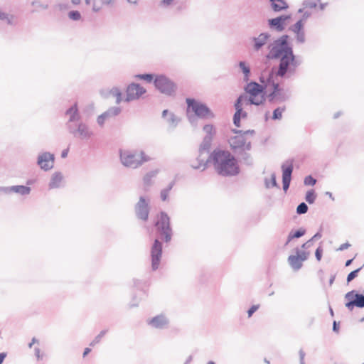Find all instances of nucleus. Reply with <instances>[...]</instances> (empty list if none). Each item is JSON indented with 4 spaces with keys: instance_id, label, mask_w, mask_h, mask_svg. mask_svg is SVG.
<instances>
[{
    "instance_id": "obj_1",
    "label": "nucleus",
    "mask_w": 364,
    "mask_h": 364,
    "mask_svg": "<svg viewBox=\"0 0 364 364\" xmlns=\"http://www.w3.org/2000/svg\"><path fill=\"white\" fill-rule=\"evenodd\" d=\"M268 50L269 52L265 55L266 59L279 60L277 66L268 70L274 77L287 80L296 75L302 60L294 54L289 35L284 34L274 40L268 46Z\"/></svg>"
},
{
    "instance_id": "obj_2",
    "label": "nucleus",
    "mask_w": 364,
    "mask_h": 364,
    "mask_svg": "<svg viewBox=\"0 0 364 364\" xmlns=\"http://www.w3.org/2000/svg\"><path fill=\"white\" fill-rule=\"evenodd\" d=\"M156 231V238L150 248L151 267L152 271H156L161 264L164 243L168 244L173 236L171 218L164 210L160 211L154 222Z\"/></svg>"
},
{
    "instance_id": "obj_3",
    "label": "nucleus",
    "mask_w": 364,
    "mask_h": 364,
    "mask_svg": "<svg viewBox=\"0 0 364 364\" xmlns=\"http://www.w3.org/2000/svg\"><path fill=\"white\" fill-rule=\"evenodd\" d=\"M217 173L222 176H235L240 173L238 159L227 150L215 149L209 155Z\"/></svg>"
},
{
    "instance_id": "obj_4",
    "label": "nucleus",
    "mask_w": 364,
    "mask_h": 364,
    "mask_svg": "<svg viewBox=\"0 0 364 364\" xmlns=\"http://www.w3.org/2000/svg\"><path fill=\"white\" fill-rule=\"evenodd\" d=\"M228 140V144L234 156L240 163L246 166L253 165V159L249 151L252 149V142L242 134H234Z\"/></svg>"
},
{
    "instance_id": "obj_5",
    "label": "nucleus",
    "mask_w": 364,
    "mask_h": 364,
    "mask_svg": "<svg viewBox=\"0 0 364 364\" xmlns=\"http://www.w3.org/2000/svg\"><path fill=\"white\" fill-rule=\"evenodd\" d=\"M187 105V115L191 124L196 122V118L207 120L214 119L215 114L211 109L204 102L195 98L188 97L186 99Z\"/></svg>"
},
{
    "instance_id": "obj_6",
    "label": "nucleus",
    "mask_w": 364,
    "mask_h": 364,
    "mask_svg": "<svg viewBox=\"0 0 364 364\" xmlns=\"http://www.w3.org/2000/svg\"><path fill=\"white\" fill-rule=\"evenodd\" d=\"M119 159L122 164L130 168H137L144 163L151 161V157L143 150H119Z\"/></svg>"
},
{
    "instance_id": "obj_7",
    "label": "nucleus",
    "mask_w": 364,
    "mask_h": 364,
    "mask_svg": "<svg viewBox=\"0 0 364 364\" xmlns=\"http://www.w3.org/2000/svg\"><path fill=\"white\" fill-rule=\"evenodd\" d=\"M279 78V77H274L272 74V77H269V80L267 79L268 82L270 83L268 96L269 104L275 105L285 102L290 98V94L280 85Z\"/></svg>"
},
{
    "instance_id": "obj_8",
    "label": "nucleus",
    "mask_w": 364,
    "mask_h": 364,
    "mask_svg": "<svg viewBox=\"0 0 364 364\" xmlns=\"http://www.w3.org/2000/svg\"><path fill=\"white\" fill-rule=\"evenodd\" d=\"M154 85L161 94L168 97L175 96L178 90L176 83L163 74L156 75Z\"/></svg>"
},
{
    "instance_id": "obj_9",
    "label": "nucleus",
    "mask_w": 364,
    "mask_h": 364,
    "mask_svg": "<svg viewBox=\"0 0 364 364\" xmlns=\"http://www.w3.org/2000/svg\"><path fill=\"white\" fill-rule=\"evenodd\" d=\"M134 214L137 220L146 223L149 220L151 207L149 198L141 196L134 207Z\"/></svg>"
},
{
    "instance_id": "obj_10",
    "label": "nucleus",
    "mask_w": 364,
    "mask_h": 364,
    "mask_svg": "<svg viewBox=\"0 0 364 364\" xmlns=\"http://www.w3.org/2000/svg\"><path fill=\"white\" fill-rule=\"evenodd\" d=\"M66 129L73 137L79 138L82 140H87L94 135L89 126L82 121L69 126Z\"/></svg>"
},
{
    "instance_id": "obj_11",
    "label": "nucleus",
    "mask_w": 364,
    "mask_h": 364,
    "mask_svg": "<svg viewBox=\"0 0 364 364\" xmlns=\"http://www.w3.org/2000/svg\"><path fill=\"white\" fill-rule=\"evenodd\" d=\"M345 299L347 301L345 304V306L350 311H352L355 307L359 309L364 308V294L355 289L347 292L345 294Z\"/></svg>"
},
{
    "instance_id": "obj_12",
    "label": "nucleus",
    "mask_w": 364,
    "mask_h": 364,
    "mask_svg": "<svg viewBox=\"0 0 364 364\" xmlns=\"http://www.w3.org/2000/svg\"><path fill=\"white\" fill-rule=\"evenodd\" d=\"M247 99V97L242 94L235 100L234 107L235 112L233 114L232 121L236 127H241V119L247 117V113L243 109V101Z\"/></svg>"
},
{
    "instance_id": "obj_13",
    "label": "nucleus",
    "mask_w": 364,
    "mask_h": 364,
    "mask_svg": "<svg viewBox=\"0 0 364 364\" xmlns=\"http://www.w3.org/2000/svg\"><path fill=\"white\" fill-rule=\"evenodd\" d=\"M291 18V14H282L277 17L269 18L267 20L268 27L272 31L278 33L283 32Z\"/></svg>"
},
{
    "instance_id": "obj_14",
    "label": "nucleus",
    "mask_w": 364,
    "mask_h": 364,
    "mask_svg": "<svg viewBox=\"0 0 364 364\" xmlns=\"http://www.w3.org/2000/svg\"><path fill=\"white\" fill-rule=\"evenodd\" d=\"M282 172V188L287 193L289 188L291 175L294 171V159H288L285 161L281 166Z\"/></svg>"
},
{
    "instance_id": "obj_15",
    "label": "nucleus",
    "mask_w": 364,
    "mask_h": 364,
    "mask_svg": "<svg viewBox=\"0 0 364 364\" xmlns=\"http://www.w3.org/2000/svg\"><path fill=\"white\" fill-rule=\"evenodd\" d=\"M146 92V90L139 83L132 82L126 88V97L124 100L126 102H130L139 99Z\"/></svg>"
},
{
    "instance_id": "obj_16",
    "label": "nucleus",
    "mask_w": 364,
    "mask_h": 364,
    "mask_svg": "<svg viewBox=\"0 0 364 364\" xmlns=\"http://www.w3.org/2000/svg\"><path fill=\"white\" fill-rule=\"evenodd\" d=\"M55 159L54 154L44 151L38 154L36 163L42 170L48 171L53 168Z\"/></svg>"
},
{
    "instance_id": "obj_17",
    "label": "nucleus",
    "mask_w": 364,
    "mask_h": 364,
    "mask_svg": "<svg viewBox=\"0 0 364 364\" xmlns=\"http://www.w3.org/2000/svg\"><path fill=\"white\" fill-rule=\"evenodd\" d=\"M147 325L156 329H166L170 324L169 318L164 314H158L146 321Z\"/></svg>"
},
{
    "instance_id": "obj_18",
    "label": "nucleus",
    "mask_w": 364,
    "mask_h": 364,
    "mask_svg": "<svg viewBox=\"0 0 364 364\" xmlns=\"http://www.w3.org/2000/svg\"><path fill=\"white\" fill-rule=\"evenodd\" d=\"M65 114L69 117L68 120L65 123L66 128H68L69 126L81 122V115L79 111L77 102H75L69 108H68L65 112Z\"/></svg>"
},
{
    "instance_id": "obj_19",
    "label": "nucleus",
    "mask_w": 364,
    "mask_h": 364,
    "mask_svg": "<svg viewBox=\"0 0 364 364\" xmlns=\"http://www.w3.org/2000/svg\"><path fill=\"white\" fill-rule=\"evenodd\" d=\"M271 38V35L268 32H262L258 36L251 38L252 43V48L255 52H259L267 43Z\"/></svg>"
},
{
    "instance_id": "obj_20",
    "label": "nucleus",
    "mask_w": 364,
    "mask_h": 364,
    "mask_svg": "<svg viewBox=\"0 0 364 364\" xmlns=\"http://www.w3.org/2000/svg\"><path fill=\"white\" fill-rule=\"evenodd\" d=\"M269 77H272V73L267 69H264L261 72L259 77L260 83H258L259 95L268 93L270 83L268 82L267 79L269 80Z\"/></svg>"
},
{
    "instance_id": "obj_21",
    "label": "nucleus",
    "mask_w": 364,
    "mask_h": 364,
    "mask_svg": "<svg viewBox=\"0 0 364 364\" xmlns=\"http://www.w3.org/2000/svg\"><path fill=\"white\" fill-rule=\"evenodd\" d=\"M258 82L254 80L248 81L244 87L245 92L249 95V97H247V104L251 105V100L255 99L259 96L258 91Z\"/></svg>"
},
{
    "instance_id": "obj_22",
    "label": "nucleus",
    "mask_w": 364,
    "mask_h": 364,
    "mask_svg": "<svg viewBox=\"0 0 364 364\" xmlns=\"http://www.w3.org/2000/svg\"><path fill=\"white\" fill-rule=\"evenodd\" d=\"M270 7L275 13H279L289 9V4L285 0H269Z\"/></svg>"
},
{
    "instance_id": "obj_23",
    "label": "nucleus",
    "mask_w": 364,
    "mask_h": 364,
    "mask_svg": "<svg viewBox=\"0 0 364 364\" xmlns=\"http://www.w3.org/2000/svg\"><path fill=\"white\" fill-rule=\"evenodd\" d=\"M63 180V176L61 172L56 171L51 176L50 180L48 183L49 189L59 188L61 187V183Z\"/></svg>"
},
{
    "instance_id": "obj_24",
    "label": "nucleus",
    "mask_w": 364,
    "mask_h": 364,
    "mask_svg": "<svg viewBox=\"0 0 364 364\" xmlns=\"http://www.w3.org/2000/svg\"><path fill=\"white\" fill-rule=\"evenodd\" d=\"M306 230L304 228H299L297 230H291L287 236V240L284 243V246L289 245V243L294 239H298L305 235Z\"/></svg>"
},
{
    "instance_id": "obj_25",
    "label": "nucleus",
    "mask_w": 364,
    "mask_h": 364,
    "mask_svg": "<svg viewBox=\"0 0 364 364\" xmlns=\"http://www.w3.org/2000/svg\"><path fill=\"white\" fill-rule=\"evenodd\" d=\"M31 188L28 186L16 185L9 186V194L15 193L21 196H27L31 193Z\"/></svg>"
},
{
    "instance_id": "obj_26",
    "label": "nucleus",
    "mask_w": 364,
    "mask_h": 364,
    "mask_svg": "<svg viewBox=\"0 0 364 364\" xmlns=\"http://www.w3.org/2000/svg\"><path fill=\"white\" fill-rule=\"evenodd\" d=\"M0 21L5 22L7 25L15 26L17 25V17L13 14H9L3 11L0 9Z\"/></svg>"
},
{
    "instance_id": "obj_27",
    "label": "nucleus",
    "mask_w": 364,
    "mask_h": 364,
    "mask_svg": "<svg viewBox=\"0 0 364 364\" xmlns=\"http://www.w3.org/2000/svg\"><path fill=\"white\" fill-rule=\"evenodd\" d=\"M238 66L243 73V80L245 82H247L250 80L251 76V69L250 65L245 61H240L238 63Z\"/></svg>"
},
{
    "instance_id": "obj_28",
    "label": "nucleus",
    "mask_w": 364,
    "mask_h": 364,
    "mask_svg": "<svg viewBox=\"0 0 364 364\" xmlns=\"http://www.w3.org/2000/svg\"><path fill=\"white\" fill-rule=\"evenodd\" d=\"M213 139H210L209 136H204L201 144H200L198 153L203 154L204 153H209Z\"/></svg>"
},
{
    "instance_id": "obj_29",
    "label": "nucleus",
    "mask_w": 364,
    "mask_h": 364,
    "mask_svg": "<svg viewBox=\"0 0 364 364\" xmlns=\"http://www.w3.org/2000/svg\"><path fill=\"white\" fill-rule=\"evenodd\" d=\"M198 156L196 159V161L198 162V165H195V164H191V166L195 170L199 169L200 167L203 166L202 171H204L209 163H211V161H209V157L205 161L203 158H202L203 154H200V153H198Z\"/></svg>"
},
{
    "instance_id": "obj_30",
    "label": "nucleus",
    "mask_w": 364,
    "mask_h": 364,
    "mask_svg": "<svg viewBox=\"0 0 364 364\" xmlns=\"http://www.w3.org/2000/svg\"><path fill=\"white\" fill-rule=\"evenodd\" d=\"M288 262L290 264V266L294 269V270H299L302 267V262L301 261L299 256L296 254L295 255H289L288 257Z\"/></svg>"
},
{
    "instance_id": "obj_31",
    "label": "nucleus",
    "mask_w": 364,
    "mask_h": 364,
    "mask_svg": "<svg viewBox=\"0 0 364 364\" xmlns=\"http://www.w3.org/2000/svg\"><path fill=\"white\" fill-rule=\"evenodd\" d=\"M159 173V170H153L146 173L143 177V183L146 186H149L152 183V179Z\"/></svg>"
},
{
    "instance_id": "obj_32",
    "label": "nucleus",
    "mask_w": 364,
    "mask_h": 364,
    "mask_svg": "<svg viewBox=\"0 0 364 364\" xmlns=\"http://www.w3.org/2000/svg\"><path fill=\"white\" fill-rule=\"evenodd\" d=\"M259 97H257L255 100H251V105L260 106L265 104L266 101L269 102V92L265 94H259Z\"/></svg>"
},
{
    "instance_id": "obj_33",
    "label": "nucleus",
    "mask_w": 364,
    "mask_h": 364,
    "mask_svg": "<svg viewBox=\"0 0 364 364\" xmlns=\"http://www.w3.org/2000/svg\"><path fill=\"white\" fill-rule=\"evenodd\" d=\"M264 185H265L266 188H269L271 187L280 188L279 185L277 182V177H276L275 173H272L271 174L270 183L269 182L268 178H264Z\"/></svg>"
},
{
    "instance_id": "obj_34",
    "label": "nucleus",
    "mask_w": 364,
    "mask_h": 364,
    "mask_svg": "<svg viewBox=\"0 0 364 364\" xmlns=\"http://www.w3.org/2000/svg\"><path fill=\"white\" fill-rule=\"evenodd\" d=\"M122 112V108L119 107H111L104 113L108 117H114L118 116Z\"/></svg>"
},
{
    "instance_id": "obj_35",
    "label": "nucleus",
    "mask_w": 364,
    "mask_h": 364,
    "mask_svg": "<svg viewBox=\"0 0 364 364\" xmlns=\"http://www.w3.org/2000/svg\"><path fill=\"white\" fill-rule=\"evenodd\" d=\"M286 110V106L277 107L272 112V119L273 120H280L282 118V114Z\"/></svg>"
},
{
    "instance_id": "obj_36",
    "label": "nucleus",
    "mask_w": 364,
    "mask_h": 364,
    "mask_svg": "<svg viewBox=\"0 0 364 364\" xmlns=\"http://www.w3.org/2000/svg\"><path fill=\"white\" fill-rule=\"evenodd\" d=\"M111 95L116 97V104L119 105L122 101V92L118 87L110 89Z\"/></svg>"
},
{
    "instance_id": "obj_37",
    "label": "nucleus",
    "mask_w": 364,
    "mask_h": 364,
    "mask_svg": "<svg viewBox=\"0 0 364 364\" xmlns=\"http://www.w3.org/2000/svg\"><path fill=\"white\" fill-rule=\"evenodd\" d=\"M317 197V194L314 189L309 190L305 195V200L309 204H313Z\"/></svg>"
},
{
    "instance_id": "obj_38",
    "label": "nucleus",
    "mask_w": 364,
    "mask_h": 364,
    "mask_svg": "<svg viewBox=\"0 0 364 364\" xmlns=\"http://www.w3.org/2000/svg\"><path fill=\"white\" fill-rule=\"evenodd\" d=\"M203 130L206 133L205 136H209L210 139H213V136L216 134V129L215 127L210 124L204 125Z\"/></svg>"
},
{
    "instance_id": "obj_39",
    "label": "nucleus",
    "mask_w": 364,
    "mask_h": 364,
    "mask_svg": "<svg viewBox=\"0 0 364 364\" xmlns=\"http://www.w3.org/2000/svg\"><path fill=\"white\" fill-rule=\"evenodd\" d=\"M155 75L152 73H143V74H137L135 75V77L139 80H143L146 81L147 82H154V80L155 78Z\"/></svg>"
},
{
    "instance_id": "obj_40",
    "label": "nucleus",
    "mask_w": 364,
    "mask_h": 364,
    "mask_svg": "<svg viewBox=\"0 0 364 364\" xmlns=\"http://www.w3.org/2000/svg\"><path fill=\"white\" fill-rule=\"evenodd\" d=\"M231 132L233 134H242L246 138L248 135L254 136L255 134V131L254 129L242 130L234 128L231 129Z\"/></svg>"
},
{
    "instance_id": "obj_41",
    "label": "nucleus",
    "mask_w": 364,
    "mask_h": 364,
    "mask_svg": "<svg viewBox=\"0 0 364 364\" xmlns=\"http://www.w3.org/2000/svg\"><path fill=\"white\" fill-rule=\"evenodd\" d=\"M304 26L305 25L303 24L301 21H297L295 23H294L289 27V30L295 34L304 31Z\"/></svg>"
},
{
    "instance_id": "obj_42",
    "label": "nucleus",
    "mask_w": 364,
    "mask_h": 364,
    "mask_svg": "<svg viewBox=\"0 0 364 364\" xmlns=\"http://www.w3.org/2000/svg\"><path fill=\"white\" fill-rule=\"evenodd\" d=\"M108 330L105 329L100 332V333L95 337V338L90 343V346H95L96 344L99 343L102 339V338L107 333Z\"/></svg>"
},
{
    "instance_id": "obj_43",
    "label": "nucleus",
    "mask_w": 364,
    "mask_h": 364,
    "mask_svg": "<svg viewBox=\"0 0 364 364\" xmlns=\"http://www.w3.org/2000/svg\"><path fill=\"white\" fill-rule=\"evenodd\" d=\"M295 253L299 256L301 261L303 262L308 259L309 252L301 250L299 247L294 249Z\"/></svg>"
},
{
    "instance_id": "obj_44",
    "label": "nucleus",
    "mask_w": 364,
    "mask_h": 364,
    "mask_svg": "<svg viewBox=\"0 0 364 364\" xmlns=\"http://www.w3.org/2000/svg\"><path fill=\"white\" fill-rule=\"evenodd\" d=\"M308 210L309 207L307 204L304 202H301L297 205L296 212L298 215H303L306 213Z\"/></svg>"
},
{
    "instance_id": "obj_45",
    "label": "nucleus",
    "mask_w": 364,
    "mask_h": 364,
    "mask_svg": "<svg viewBox=\"0 0 364 364\" xmlns=\"http://www.w3.org/2000/svg\"><path fill=\"white\" fill-rule=\"evenodd\" d=\"M363 267H364V264L363 266H361L360 267H359V268H358V269L350 272L347 275V278H346L347 282L349 283L351 281H353L355 278H356L358 277V273L363 269Z\"/></svg>"
},
{
    "instance_id": "obj_46",
    "label": "nucleus",
    "mask_w": 364,
    "mask_h": 364,
    "mask_svg": "<svg viewBox=\"0 0 364 364\" xmlns=\"http://www.w3.org/2000/svg\"><path fill=\"white\" fill-rule=\"evenodd\" d=\"M68 17L73 21H79L81 18V14L77 10H72L68 12Z\"/></svg>"
},
{
    "instance_id": "obj_47",
    "label": "nucleus",
    "mask_w": 364,
    "mask_h": 364,
    "mask_svg": "<svg viewBox=\"0 0 364 364\" xmlns=\"http://www.w3.org/2000/svg\"><path fill=\"white\" fill-rule=\"evenodd\" d=\"M295 38L296 41V43L299 44H303L306 41V37H305V31L304 30L299 32L297 33H295Z\"/></svg>"
},
{
    "instance_id": "obj_48",
    "label": "nucleus",
    "mask_w": 364,
    "mask_h": 364,
    "mask_svg": "<svg viewBox=\"0 0 364 364\" xmlns=\"http://www.w3.org/2000/svg\"><path fill=\"white\" fill-rule=\"evenodd\" d=\"M316 179L311 175H309L304 178V183L305 186H313L316 183Z\"/></svg>"
},
{
    "instance_id": "obj_49",
    "label": "nucleus",
    "mask_w": 364,
    "mask_h": 364,
    "mask_svg": "<svg viewBox=\"0 0 364 364\" xmlns=\"http://www.w3.org/2000/svg\"><path fill=\"white\" fill-rule=\"evenodd\" d=\"M166 120L171 125H173L174 127H176L179 121L173 113H170L169 117L166 119Z\"/></svg>"
},
{
    "instance_id": "obj_50",
    "label": "nucleus",
    "mask_w": 364,
    "mask_h": 364,
    "mask_svg": "<svg viewBox=\"0 0 364 364\" xmlns=\"http://www.w3.org/2000/svg\"><path fill=\"white\" fill-rule=\"evenodd\" d=\"M323 247L321 245V242L320 243L319 246L315 250V257L317 261H321L322 256H323Z\"/></svg>"
},
{
    "instance_id": "obj_51",
    "label": "nucleus",
    "mask_w": 364,
    "mask_h": 364,
    "mask_svg": "<svg viewBox=\"0 0 364 364\" xmlns=\"http://www.w3.org/2000/svg\"><path fill=\"white\" fill-rule=\"evenodd\" d=\"M259 304L252 305L247 311L248 318L252 317L254 313L259 309Z\"/></svg>"
},
{
    "instance_id": "obj_52",
    "label": "nucleus",
    "mask_w": 364,
    "mask_h": 364,
    "mask_svg": "<svg viewBox=\"0 0 364 364\" xmlns=\"http://www.w3.org/2000/svg\"><path fill=\"white\" fill-rule=\"evenodd\" d=\"M109 119L105 114L103 112L100 115H99L97 118V123L100 127H103L105 124V122L106 119Z\"/></svg>"
},
{
    "instance_id": "obj_53",
    "label": "nucleus",
    "mask_w": 364,
    "mask_h": 364,
    "mask_svg": "<svg viewBox=\"0 0 364 364\" xmlns=\"http://www.w3.org/2000/svg\"><path fill=\"white\" fill-rule=\"evenodd\" d=\"M303 5L306 8L315 9L317 6V3L311 0H305Z\"/></svg>"
},
{
    "instance_id": "obj_54",
    "label": "nucleus",
    "mask_w": 364,
    "mask_h": 364,
    "mask_svg": "<svg viewBox=\"0 0 364 364\" xmlns=\"http://www.w3.org/2000/svg\"><path fill=\"white\" fill-rule=\"evenodd\" d=\"M311 16V13L310 11H305L304 12L302 16L300 19L298 20V21H301L303 24L305 25L307 19Z\"/></svg>"
},
{
    "instance_id": "obj_55",
    "label": "nucleus",
    "mask_w": 364,
    "mask_h": 364,
    "mask_svg": "<svg viewBox=\"0 0 364 364\" xmlns=\"http://www.w3.org/2000/svg\"><path fill=\"white\" fill-rule=\"evenodd\" d=\"M100 94L103 98L107 99L111 96L110 90L102 89L100 90Z\"/></svg>"
},
{
    "instance_id": "obj_56",
    "label": "nucleus",
    "mask_w": 364,
    "mask_h": 364,
    "mask_svg": "<svg viewBox=\"0 0 364 364\" xmlns=\"http://www.w3.org/2000/svg\"><path fill=\"white\" fill-rule=\"evenodd\" d=\"M32 6L40 7L43 9H47L48 8V4H43L38 0H35L31 3Z\"/></svg>"
},
{
    "instance_id": "obj_57",
    "label": "nucleus",
    "mask_w": 364,
    "mask_h": 364,
    "mask_svg": "<svg viewBox=\"0 0 364 364\" xmlns=\"http://www.w3.org/2000/svg\"><path fill=\"white\" fill-rule=\"evenodd\" d=\"M314 240L313 238L311 237V239H309L308 241H306V242L303 243L301 245V248L302 249H304V250H306V249H309L310 248L312 245H313V242H314Z\"/></svg>"
},
{
    "instance_id": "obj_58",
    "label": "nucleus",
    "mask_w": 364,
    "mask_h": 364,
    "mask_svg": "<svg viewBox=\"0 0 364 364\" xmlns=\"http://www.w3.org/2000/svg\"><path fill=\"white\" fill-rule=\"evenodd\" d=\"M139 300L136 298L135 295L133 296L132 301L129 303V307H136L139 305Z\"/></svg>"
},
{
    "instance_id": "obj_59",
    "label": "nucleus",
    "mask_w": 364,
    "mask_h": 364,
    "mask_svg": "<svg viewBox=\"0 0 364 364\" xmlns=\"http://www.w3.org/2000/svg\"><path fill=\"white\" fill-rule=\"evenodd\" d=\"M169 193L162 189L160 193V197L162 201H166L168 200Z\"/></svg>"
},
{
    "instance_id": "obj_60",
    "label": "nucleus",
    "mask_w": 364,
    "mask_h": 364,
    "mask_svg": "<svg viewBox=\"0 0 364 364\" xmlns=\"http://www.w3.org/2000/svg\"><path fill=\"white\" fill-rule=\"evenodd\" d=\"M299 363L305 364L304 358H305L306 353L302 349L299 350Z\"/></svg>"
},
{
    "instance_id": "obj_61",
    "label": "nucleus",
    "mask_w": 364,
    "mask_h": 364,
    "mask_svg": "<svg viewBox=\"0 0 364 364\" xmlns=\"http://www.w3.org/2000/svg\"><path fill=\"white\" fill-rule=\"evenodd\" d=\"M34 352H35V355H36V357L38 360H41L43 359V354L41 353V350H40L39 348L36 347L34 348Z\"/></svg>"
},
{
    "instance_id": "obj_62",
    "label": "nucleus",
    "mask_w": 364,
    "mask_h": 364,
    "mask_svg": "<svg viewBox=\"0 0 364 364\" xmlns=\"http://www.w3.org/2000/svg\"><path fill=\"white\" fill-rule=\"evenodd\" d=\"M173 0H161L160 6L162 7H167L172 4Z\"/></svg>"
},
{
    "instance_id": "obj_63",
    "label": "nucleus",
    "mask_w": 364,
    "mask_h": 364,
    "mask_svg": "<svg viewBox=\"0 0 364 364\" xmlns=\"http://www.w3.org/2000/svg\"><path fill=\"white\" fill-rule=\"evenodd\" d=\"M322 227H321L319 228V230H318V232L312 237L313 240L315 241V240H317L320 238L322 237Z\"/></svg>"
},
{
    "instance_id": "obj_64",
    "label": "nucleus",
    "mask_w": 364,
    "mask_h": 364,
    "mask_svg": "<svg viewBox=\"0 0 364 364\" xmlns=\"http://www.w3.org/2000/svg\"><path fill=\"white\" fill-rule=\"evenodd\" d=\"M340 328V323L334 321L333 322V331L335 333H338Z\"/></svg>"
}]
</instances>
